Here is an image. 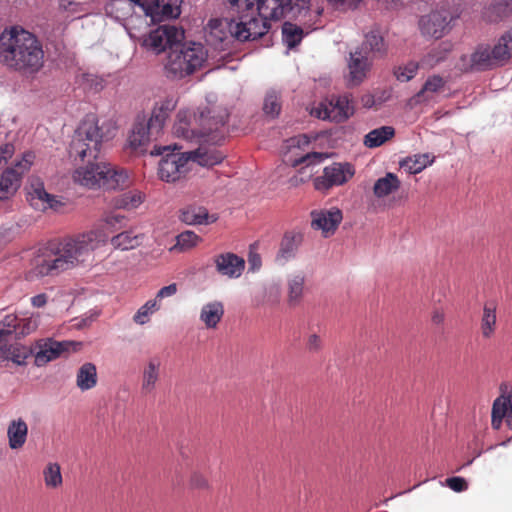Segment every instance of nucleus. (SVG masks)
I'll list each match as a JSON object with an SVG mask.
<instances>
[{
  "instance_id": "nucleus-52",
  "label": "nucleus",
  "mask_w": 512,
  "mask_h": 512,
  "mask_svg": "<svg viewBox=\"0 0 512 512\" xmlns=\"http://www.w3.org/2000/svg\"><path fill=\"white\" fill-rule=\"evenodd\" d=\"M189 486L192 489L197 490H208L210 488V484L206 476L200 472H193L190 475Z\"/></svg>"
},
{
  "instance_id": "nucleus-60",
  "label": "nucleus",
  "mask_w": 512,
  "mask_h": 512,
  "mask_svg": "<svg viewBox=\"0 0 512 512\" xmlns=\"http://www.w3.org/2000/svg\"><path fill=\"white\" fill-rule=\"evenodd\" d=\"M361 104L363 107L365 108H371L375 105V98L372 94H364L362 97H361Z\"/></svg>"
},
{
  "instance_id": "nucleus-59",
  "label": "nucleus",
  "mask_w": 512,
  "mask_h": 512,
  "mask_svg": "<svg viewBox=\"0 0 512 512\" xmlns=\"http://www.w3.org/2000/svg\"><path fill=\"white\" fill-rule=\"evenodd\" d=\"M31 303L34 307L40 308L46 305L47 295L44 293L38 294L31 298Z\"/></svg>"
},
{
  "instance_id": "nucleus-44",
  "label": "nucleus",
  "mask_w": 512,
  "mask_h": 512,
  "mask_svg": "<svg viewBox=\"0 0 512 512\" xmlns=\"http://www.w3.org/2000/svg\"><path fill=\"white\" fill-rule=\"evenodd\" d=\"M176 244L172 248L173 250H178L180 252L188 251L194 247H196L199 243L202 242V238L197 235L195 232L187 230L180 233L176 237Z\"/></svg>"
},
{
  "instance_id": "nucleus-30",
  "label": "nucleus",
  "mask_w": 512,
  "mask_h": 512,
  "mask_svg": "<svg viewBox=\"0 0 512 512\" xmlns=\"http://www.w3.org/2000/svg\"><path fill=\"white\" fill-rule=\"evenodd\" d=\"M21 185L19 176L10 169H6L0 179V202L12 197Z\"/></svg>"
},
{
  "instance_id": "nucleus-8",
  "label": "nucleus",
  "mask_w": 512,
  "mask_h": 512,
  "mask_svg": "<svg viewBox=\"0 0 512 512\" xmlns=\"http://www.w3.org/2000/svg\"><path fill=\"white\" fill-rule=\"evenodd\" d=\"M182 0H113L112 7L116 10H123L125 17L137 6L144 16L150 17L151 22H161L165 19L177 18L180 13Z\"/></svg>"
},
{
  "instance_id": "nucleus-26",
  "label": "nucleus",
  "mask_w": 512,
  "mask_h": 512,
  "mask_svg": "<svg viewBox=\"0 0 512 512\" xmlns=\"http://www.w3.org/2000/svg\"><path fill=\"white\" fill-rule=\"evenodd\" d=\"M160 362L157 359H151L144 366L142 371L141 392L144 395L151 394L156 389V384L160 377Z\"/></svg>"
},
{
  "instance_id": "nucleus-58",
  "label": "nucleus",
  "mask_w": 512,
  "mask_h": 512,
  "mask_svg": "<svg viewBox=\"0 0 512 512\" xmlns=\"http://www.w3.org/2000/svg\"><path fill=\"white\" fill-rule=\"evenodd\" d=\"M361 0H329L330 3L344 8H355Z\"/></svg>"
},
{
  "instance_id": "nucleus-17",
  "label": "nucleus",
  "mask_w": 512,
  "mask_h": 512,
  "mask_svg": "<svg viewBox=\"0 0 512 512\" xmlns=\"http://www.w3.org/2000/svg\"><path fill=\"white\" fill-rule=\"evenodd\" d=\"M177 106V99L173 96H167L155 103L150 118L146 124L155 134H159L163 129L167 119Z\"/></svg>"
},
{
  "instance_id": "nucleus-64",
  "label": "nucleus",
  "mask_w": 512,
  "mask_h": 512,
  "mask_svg": "<svg viewBox=\"0 0 512 512\" xmlns=\"http://www.w3.org/2000/svg\"><path fill=\"white\" fill-rule=\"evenodd\" d=\"M504 420L506 421V418H491V425L493 429H500L502 427Z\"/></svg>"
},
{
  "instance_id": "nucleus-16",
  "label": "nucleus",
  "mask_w": 512,
  "mask_h": 512,
  "mask_svg": "<svg viewBox=\"0 0 512 512\" xmlns=\"http://www.w3.org/2000/svg\"><path fill=\"white\" fill-rule=\"evenodd\" d=\"M450 23L447 12H432L420 19L419 26L424 36L433 37L435 39L442 38L448 31Z\"/></svg>"
},
{
  "instance_id": "nucleus-24",
  "label": "nucleus",
  "mask_w": 512,
  "mask_h": 512,
  "mask_svg": "<svg viewBox=\"0 0 512 512\" xmlns=\"http://www.w3.org/2000/svg\"><path fill=\"white\" fill-rule=\"evenodd\" d=\"M224 305L221 301H211L201 308L199 318L207 329H215L224 316Z\"/></svg>"
},
{
  "instance_id": "nucleus-15",
  "label": "nucleus",
  "mask_w": 512,
  "mask_h": 512,
  "mask_svg": "<svg viewBox=\"0 0 512 512\" xmlns=\"http://www.w3.org/2000/svg\"><path fill=\"white\" fill-rule=\"evenodd\" d=\"M354 105L351 96L348 94L333 98L323 112L319 111L317 116L322 119H331L335 122H343L354 114Z\"/></svg>"
},
{
  "instance_id": "nucleus-13",
  "label": "nucleus",
  "mask_w": 512,
  "mask_h": 512,
  "mask_svg": "<svg viewBox=\"0 0 512 512\" xmlns=\"http://www.w3.org/2000/svg\"><path fill=\"white\" fill-rule=\"evenodd\" d=\"M27 200L34 209L39 211L57 210L64 205L55 195L45 190L43 182L39 179L31 182L27 192Z\"/></svg>"
},
{
  "instance_id": "nucleus-19",
  "label": "nucleus",
  "mask_w": 512,
  "mask_h": 512,
  "mask_svg": "<svg viewBox=\"0 0 512 512\" xmlns=\"http://www.w3.org/2000/svg\"><path fill=\"white\" fill-rule=\"evenodd\" d=\"M214 263L217 272L229 278L240 277L245 269L244 259L231 252L217 255Z\"/></svg>"
},
{
  "instance_id": "nucleus-63",
  "label": "nucleus",
  "mask_w": 512,
  "mask_h": 512,
  "mask_svg": "<svg viewBox=\"0 0 512 512\" xmlns=\"http://www.w3.org/2000/svg\"><path fill=\"white\" fill-rule=\"evenodd\" d=\"M10 241L9 232L7 229L0 228V247Z\"/></svg>"
},
{
  "instance_id": "nucleus-5",
  "label": "nucleus",
  "mask_w": 512,
  "mask_h": 512,
  "mask_svg": "<svg viewBox=\"0 0 512 512\" xmlns=\"http://www.w3.org/2000/svg\"><path fill=\"white\" fill-rule=\"evenodd\" d=\"M228 120L226 110L205 109L195 114L193 119L187 111L177 113L174 134L187 140L219 143L224 138V127Z\"/></svg>"
},
{
  "instance_id": "nucleus-48",
  "label": "nucleus",
  "mask_w": 512,
  "mask_h": 512,
  "mask_svg": "<svg viewBox=\"0 0 512 512\" xmlns=\"http://www.w3.org/2000/svg\"><path fill=\"white\" fill-rule=\"evenodd\" d=\"M160 309V304L156 299L148 300L142 305L133 316V321L144 325L149 321L150 316Z\"/></svg>"
},
{
  "instance_id": "nucleus-23",
  "label": "nucleus",
  "mask_w": 512,
  "mask_h": 512,
  "mask_svg": "<svg viewBox=\"0 0 512 512\" xmlns=\"http://www.w3.org/2000/svg\"><path fill=\"white\" fill-rule=\"evenodd\" d=\"M187 153L190 162H196L203 167H212L220 164L225 158V154L215 147L200 146L196 150Z\"/></svg>"
},
{
  "instance_id": "nucleus-2",
  "label": "nucleus",
  "mask_w": 512,
  "mask_h": 512,
  "mask_svg": "<svg viewBox=\"0 0 512 512\" xmlns=\"http://www.w3.org/2000/svg\"><path fill=\"white\" fill-rule=\"evenodd\" d=\"M124 216L112 214L106 216L103 224L97 227L62 238L54 247L46 249L33 259L32 273L43 277L58 274L82 265L93 258L96 249L105 245L109 239V228L121 223Z\"/></svg>"
},
{
  "instance_id": "nucleus-14",
  "label": "nucleus",
  "mask_w": 512,
  "mask_h": 512,
  "mask_svg": "<svg viewBox=\"0 0 512 512\" xmlns=\"http://www.w3.org/2000/svg\"><path fill=\"white\" fill-rule=\"evenodd\" d=\"M311 226L321 230L325 237L333 234L343 219L342 211L338 208L322 209L311 212Z\"/></svg>"
},
{
  "instance_id": "nucleus-50",
  "label": "nucleus",
  "mask_w": 512,
  "mask_h": 512,
  "mask_svg": "<svg viewBox=\"0 0 512 512\" xmlns=\"http://www.w3.org/2000/svg\"><path fill=\"white\" fill-rule=\"evenodd\" d=\"M419 67H421L420 62H410L403 67H398L395 71V76L399 81H409L416 75Z\"/></svg>"
},
{
  "instance_id": "nucleus-7",
  "label": "nucleus",
  "mask_w": 512,
  "mask_h": 512,
  "mask_svg": "<svg viewBox=\"0 0 512 512\" xmlns=\"http://www.w3.org/2000/svg\"><path fill=\"white\" fill-rule=\"evenodd\" d=\"M152 156H161L158 163V176L162 181L175 183L185 178L190 171L187 152H180L176 145L154 146Z\"/></svg>"
},
{
  "instance_id": "nucleus-20",
  "label": "nucleus",
  "mask_w": 512,
  "mask_h": 512,
  "mask_svg": "<svg viewBox=\"0 0 512 512\" xmlns=\"http://www.w3.org/2000/svg\"><path fill=\"white\" fill-rule=\"evenodd\" d=\"M153 136H157V134L150 130V127L146 124L145 117L137 119L128 137L129 147L137 153H143L146 151V147Z\"/></svg>"
},
{
  "instance_id": "nucleus-4",
  "label": "nucleus",
  "mask_w": 512,
  "mask_h": 512,
  "mask_svg": "<svg viewBox=\"0 0 512 512\" xmlns=\"http://www.w3.org/2000/svg\"><path fill=\"white\" fill-rule=\"evenodd\" d=\"M256 17L248 23H231L230 35L239 41L261 38L271 28V20L286 16L304 19L310 12V0H258Z\"/></svg>"
},
{
  "instance_id": "nucleus-46",
  "label": "nucleus",
  "mask_w": 512,
  "mask_h": 512,
  "mask_svg": "<svg viewBox=\"0 0 512 512\" xmlns=\"http://www.w3.org/2000/svg\"><path fill=\"white\" fill-rule=\"evenodd\" d=\"M282 107L281 95L274 89L269 90L264 98L263 111L266 115L276 117L279 115Z\"/></svg>"
},
{
  "instance_id": "nucleus-39",
  "label": "nucleus",
  "mask_w": 512,
  "mask_h": 512,
  "mask_svg": "<svg viewBox=\"0 0 512 512\" xmlns=\"http://www.w3.org/2000/svg\"><path fill=\"white\" fill-rule=\"evenodd\" d=\"M97 383L96 366L92 363L83 364L77 373V386L81 390L93 388Z\"/></svg>"
},
{
  "instance_id": "nucleus-33",
  "label": "nucleus",
  "mask_w": 512,
  "mask_h": 512,
  "mask_svg": "<svg viewBox=\"0 0 512 512\" xmlns=\"http://www.w3.org/2000/svg\"><path fill=\"white\" fill-rule=\"evenodd\" d=\"M435 157L429 153L416 154L400 162L401 168L409 174H417L434 162Z\"/></svg>"
},
{
  "instance_id": "nucleus-9",
  "label": "nucleus",
  "mask_w": 512,
  "mask_h": 512,
  "mask_svg": "<svg viewBox=\"0 0 512 512\" xmlns=\"http://www.w3.org/2000/svg\"><path fill=\"white\" fill-rule=\"evenodd\" d=\"M512 57V28L503 34L491 49L488 45H479L470 56V68L477 71L488 70L503 64Z\"/></svg>"
},
{
  "instance_id": "nucleus-38",
  "label": "nucleus",
  "mask_w": 512,
  "mask_h": 512,
  "mask_svg": "<svg viewBox=\"0 0 512 512\" xmlns=\"http://www.w3.org/2000/svg\"><path fill=\"white\" fill-rule=\"evenodd\" d=\"M305 276L303 273L292 275L288 279V302L295 306L300 303L304 292Z\"/></svg>"
},
{
  "instance_id": "nucleus-31",
  "label": "nucleus",
  "mask_w": 512,
  "mask_h": 512,
  "mask_svg": "<svg viewBox=\"0 0 512 512\" xmlns=\"http://www.w3.org/2000/svg\"><path fill=\"white\" fill-rule=\"evenodd\" d=\"M496 323V304L494 302H486L483 307L480 326L483 338L490 339L494 335Z\"/></svg>"
},
{
  "instance_id": "nucleus-55",
  "label": "nucleus",
  "mask_w": 512,
  "mask_h": 512,
  "mask_svg": "<svg viewBox=\"0 0 512 512\" xmlns=\"http://www.w3.org/2000/svg\"><path fill=\"white\" fill-rule=\"evenodd\" d=\"M323 342L319 335L312 333L306 339V349L309 352L316 353L322 349Z\"/></svg>"
},
{
  "instance_id": "nucleus-51",
  "label": "nucleus",
  "mask_w": 512,
  "mask_h": 512,
  "mask_svg": "<svg viewBox=\"0 0 512 512\" xmlns=\"http://www.w3.org/2000/svg\"><path fill=\"white\" fill-rule=\"evenodd\" d=\"M161 29L165 30L166 36H167V44L169 46V51L171 48L179 45L177 42L180 41V39L183 37V32L180 31L175 26L165 25L160 26Z\"/></svg>"
},
{
  "instance_id": "nucleus-53",
  "label": "nucleus",
  "mask_w": 512,
  "mask_h": 512,
  "mask_svg": "<svg viewBox=\"0 0 512 512\" xmlns=\"http://www.w3.org/2000/svg\"><path fill=\"white\" fill-rule=\"evenodd\" d=\"M37 327L36 321L32 318H19L17 338L26 336L33 332Z\"/></svg>"
},
{
  "instance_id": "nucleus-56",
  "label": "nucleus",
  "mask_w": 512,
  "mask_h": 512,
  "mask_svg": "<svg viewBox=\"0 0 512 512\" xmlns=\"http://www.w3.org/2000/svg\"><path fill=\"white\" fill-rule=\"evenodd\" d=\"M177 290L178 288L176 283L164 286L157 292L155 299L158 301L167 297H171L177 293Z\"/></svg>"
},
{
  "instance_id": "nucleus-47",
  "label": "nucleus",
  "mask_w": 512,
  "mask_h": 512,
  "mask_svg": "<svg viewBox=\"0 0 512 512\" xmlns=\"http://www.w3.org/2000/svg\"><path fill=\"white\" fill-rule=\"evenodd\" d=\"M19 318L16 314H7L0 320V344L13 333L17 337Z\"/></svg>"
},
{
  "instance_id": "nucleus-3",
  "label": "nucleus",
  "mask_w": 512,
  "mask_h": 512,
  "mask_svg": "<svg viewBox=\"0 0 512 512\" xmlns=\"http://www.w3.org/2000/svg\"><path fill=\"white\" fill-rule=\"evenodd\" d=\"M0 59L9 69L35 75L44 66V51L33 33L12 27L0 34Z\"/></svg>"
},
{
  "instance_id": "nucleus-18",
  "label": "nucleus",
  "mask_w": 512,
  "mask_h": 512,
  "mask_svg": "<svg viewBox=\"0 0 512 512\" xmlns=\"http://www.w3.org/2000/svg\"><path fill=\"white\" fill-rule=\"evenodd\" d=\"M371 66V57L367 52L362 50H355L350 54V61L348 63L349 69V84L357 86L366 78Z\"/></svg>"
},
{
  "instance_id": "nucleus-54",
  "label": "nucleus",
  "mask_w": 512,
  "mask_h": 512,
  "mask_svg": "<svg viewBox=\"0 0 512 512\" xmlns=\"http://www.w3.org/2000/svg\"><path fill=\"white\" fill-rule=\"evenodd\" d=\"M445 482L446 485L455 492H463L468 489V483L462 477H449Z\"/></svg>"
},
{
  "instance_id": "nucleus-11",
  "label": "nucleus",
  "mask_w": 512,
  "mask_h": 512,
  "mask_svg": "<svg viewBox=\"0 0 512 512\" xmlns=\"http://www.w3.org/2000/svg\"><path fill=\"white\" fill-rule=\"evenodd\" d=\"M310 145V139L307 135H298L287 141V151L284 154V162L292 167L302 166L299 172L305 173V170L311 165L318 164L323 160V154L318 152L302 153Z\"/></svg>"
},
{
  "instance_id": "nucleus-57",
  "label": "nucleus",
  "mask_w": 512,
  "mask_h": 512,
  "mask_svg": "<svg viewBox=\"0 0 512 512\" xmlns=\"http://www.w3.org/2000/svg\"><path fill=\"white\" fill-rule=\"evenodd\" d=\"M445 320V312L442 309H434L431 314V321L434 325H442Z\"/></svg>"
},
{
  "instance_id": "nucleus-6",
  "label": "nucleus",
  "mask_w": 512,
  "mask_h": 512,
  "mask_svg": "<svg viewBox=\"0 0 512 512\" xmlns=\"http://www.w3.org/2000/svg\"><path fill=\"white\" fill-rule=\"evenodd\" d=\"M207 56V50L201 43L187 42L177 45L168 52L166 72L174 78H184L202 68Z\"/></svg>"
},
{
  "instance_id": "nucleus-41",
  "label": "nucleus",
  "mask_w": 512,
  "mask_h": 512,
  "mask_svg": "<svg viewBox=\"0 0 512 512\" xmlns=\"http://www.w3.org/2000/svg\"><path fill=\"white\" fill-rule=\"evenodd\" d=\"M300 242V234H295L291 232L285 233L280 244V249L277 258L286 261L292 256H294Z\"/></svg>"
},
{
  "instance_id": "nucleus-45",
  "label": "nucleus",
  "mask_w": 512,
  "mask_h": 512,
  "mask_svg": "<svg viewBox=\"0 0 512 512\" xmlns=\"http://www.w3.org/2000/svg\"><path fill=\"white\" fill-rule=\"evenodd\" d=\"M444 80L442 77L434 75L429 77L422 89L415 95L416 102L430 99L429 93H436L444 87Z\"/></svg>"
},
{
  "instance_id": "nucleus-61",
  "label": "nucleus",
  "mask_w": 512,
  "mask_h": 512,
  "mask_svg": "<svg viewBox=\"0 0 512 512\" xmlns=\"http://www.w3.org/2000/svg\"><path fill=\"white\" fill-rule=\"evenodd\" d=\"M14 147L11 144H4L0 147V154L4 156V161L10 158L13 154Z\"/></svg>"
},
{
  "instance_id": "nucleus-40",
  "label": "nucleus",
  "mask_w": 512,
  "mask_h": 512,
  "mask_svg": "<svg viewBox=\"0 0 512 512\" xmlns=\"http://www.w3.org/2000/svg\"><path fill=\"white\" fill-rule=\"evenodd\" d=\"M363 52L370 54H383L385 52V43L382 35L378 30H371L365 35V40L362 46L358 48Z\"/></svg>"
},
{
  "instance_id": "nucleus-12",
  "label": "nucleus",
  "mask_w": 512,
  "mask_h": 512,
  "mask_svg": "<svg viewBox=\"0 0 512 512\" xmlns=\"http://www.w3.org/2000/svg\"><path fill=\"white\" fill-rule=\"evenodd\" d=\"M355 174V169L350 163H332L323 170V175L314 179V187L319 191H326L333 186L345 184Z\"/></svg>"
},
{
  "instance_id": "nucleus-32",
  "label": "nucleus",
  "mask_w": 512,
  "mask_h": 512,
  "mask_svg": "<svg viewBox=\"0 0 512 512\" xmlns=\"http://www.w3.org/2000/svg\"><path fill=\"white\" fill-rule=\"evenodd\" d=\"M395 136V129L392 126H381L371 130L364 137L363 143L368 148H376Z\"/></svg>"
},
{
  "instance_id": "nucleus-42",
  "label": "nucleus",
  "mask_w": 512,
  "mask_h": 512,
  "mask_svg": "<svg viewBox=\"0 0 512 512\" xmlns=\"http://www.w3.org/2000/svg\"><path fill=\"white\" fill-rule=\"evenodd\" d=\"M304 36L303 29L296 24L285 22L282 26V40L289 48L293 49L300 44Z\"/></svg>"
},
{
  "instance_id": "nucleus-35",
  "label": "nucleus",
  "mask_w": 512,
  "mask_h": 512,
  "mask_svg": "<svg viewBox=\"0 0 512 512\" xmlns=\"http://www.w3.org/2000/svg\"><path fill=\"white\" fill-rule=\"evenodd\" d=\"M452 44L449 42H442L436 48L428 52L420 61L422 68L430 69L435 65L445 60L447 54L451 51Z\"/></svg>"
},
{
  "instance_id": "nucleus-49",
  "label": "nucleus",
  "mask_w": 512,
  "mask_h": 512,
  "mask_svg": "<svg viewBox=\"0 0 512 512\" xmlns=\"http://www.w3.org/2000/svg\"><path fill=\"white\" fill-rule=\"evenodd\" d=\"M34 160L35 154L31 151H27L23 153L21 160L16 162V164L9 169L13 170L22 180L24 174H26L30 170Z\"/></svg>"
},
{
  "instance_id": "nucleus-21",
  "label": "nucleus",
  "mask_w": 512,
  "mask_h": 512,
  "mask_svg": "<svg viewBox=\"0 0 512 512\" xmlns=\"http://www.w3.org/2000/svg\"><path fill=\"white\" fill-rule=\"evenodd\" d=\"M79 343H74L70 341L63 342H50L45 344L40 351L35 355V364L37 366H43L46 363L56 359L64 352L76 351Z\"/></svg>"
},
{
  "instance_id": "nucleus-10",
  "label": "nucleus",
  "mask_w": 512,
  "mask_h": 512,
  "mask_svg": "<svg viewBox=\"0 0 512 512\" xmlns=\"http://www.w3.org/2000/svg\"><path fill=\"white\" fill-rule=\"evenodd\" d=\"M224 2L230 12L237 15V23H248L250 19L256 17L258 0H224ZM231 23H236V21L211 19L207 24V29L210 35L220 41H224L227 38V32L225 30L228 29V33L230 34L229 25Z\"/></svg>"
},
{
  "instance_id": "nucleus-1",
  "label": "nucleus",
  "mask_w": 512,
  "mask_h": 512,
  "mask_svg": "<svg viewBox=\"0 0 512 512\" xmlns=\"http://www.w3.org/2000/svg\"><path fill=\"white\" fill-rule=\"evenodd\" d=\"M116 126L112 121L99 123L94 114H88L81 121L75 131L70 144V155L86 166L75 170L73 178L82 186L88 188L118 189L129 185V176L126 170L96 160L102 143L112 139L116 133Z\"/></svg>"
},
{
  "instance_id": "nucleus-62",
  "label": "nucleus",
  "mask_w": 512,
  "mask_h": 512,
  "mask_svg": "<svg viewBox=\"0 0 512 512\" xmlns=\"http://www.w3.org/2000/svg\"><path fill=\"white\" fill-rule=\"evenodd\" d=\"M249 263H250V265H251L253 270L258 269L260 267V265H261V259H260L259 255H257V254L252 255L251 254L250 257H249Z\"/></svg>"
},
{
  "instance_id": "nucleus-27",
  "label": "nucleus",
  "mask_w": 512,
  "mask_h": 512,
  "mask_svg": "<svg viewBox=\"0 0 512 512\" xmlns=\"http://www.w3.org/2000/svg\"><path fill=\"white\" fill-rule=\"evenodd\" d=\"M401 187V181L394 173L388 172L385 176L378 178L373 186V194L376 198L387 197Z\"/></svg>"
},
{
  "instance_id": "nucleus-22",
  "label": "nucleus",
  "mask_w": 512,
  "mask_h": 512,
  "mask_svg": "<svg viewBox=\"0 0 512 512\" xmlns=\"http://www.w3.org/2000/svg\"><path fill=\"white\" fill-rule=\"evenodd\" d=\"M179 218L187 225H208L218 220L217 215L209 214L202 206H188L182 209Z\"/></svg>"
},
{
  "instance_id": "nucleus-25",
  "label": "nucleus",
  "mask_w": 512,
  "mask_h": 512,
  "mask_svg": "<svg viewBox=\"0 0 512 512\" xmlns=\"http://www.w3.org/2000/svg\"><path fill=\"white\" fill-rule=\"evenodd\" d=\"M499 396L492 405L491 416H512V386L508 383H501Z\"/></svg>"
},
{
  "instance_id": "nucleus-29",
  "label": "nucleus",
  "mask_w": 512,
  "mask_h": 512,
  "mask_svg": "<svg viewBox=\"0 0 512 512\" xmlns=\"http://www.w3.org/2000/svg\"><path fill=\"white\" fill-rule=\"evenodd\" d=\"M28 434V426L21 418L13 420L7 430L9 447L11 449H20L26 442Z\"/></svg>"
},
{
  "instance_id": "nucleus-37",
  "label": "nucleus",
  "mask_w": 512,
  "mask_h": 512,
  "mask_svg": "<svg viewBox=\"0 0 512 512\" xmlns=\"http://www.w3.org/2000/svg\"><path fill=\"white\" fill-rule=\"evenodd\" d=\"M142 45L156 53H160L167 48L169 49L165 30L158 27L157 29L150 31V33L144 37Z\"/></svg>"
},
{
  "instance_id": "nucleus-34",
  "label": "nucleus",
  "mask_w": 512,
  "mask_h": 512,
  "mask_svg": "<svg viewBox=\"0 0 512 512\" xmlns=\"http://www.w3.org/2000/svg\"><path fill=\"white\" fill-rule=\"evenodd\" d=\"M145 199V195L138 190H130L117 196L113 205L117 209L132 210L139 207Z\"/></svg>"
},
{
  "instance_id": "nucleus-28",
  "label": "nucleus",
  "mask_w": 512,
  "mask_h": 512,
  "mask_svg": "<svg viewBox=\"0 0 512 512\" xmlns=\"http://www.w3.org/2000/svg\"><path fill=\"white\" fill-rule=\"evenodd\" d=\"M31 350L19 344L3 345L0 347V361H11L16 365H25Z\"/></svg>"
},
{
  "instance_id": "nucleus-43",
  "label": "nucleus",
  "mask_w": 512,
  "mask_h": 512,
  "mask_svg": "<svg viewBox=\"0 0 512 512\" xmlns=\"http://www.w3.org/2000/svg\"><path fill=\"white\" fill-rule=\"evenodd\" d=\"M44 483L47 488L56 489L63 483L61 468L58 463H48L43 470Z\"/></svg>"
},
{
  "instance_id": "nucleus-36",
  "label": "nucleus",
  "mask_w": 512,
  "mask_h": 512,
  "mask_svg": "<svg viewBox=\"0 0 512 512\" xmlns=\"http://www.w3.org/2000/svg\"><path fill=\"white\" fill-rule=\"evenodd\" d=\"M142 235L133 231H124L111 238V244L115 249L131 250L138 247L142 242Z\"/></svg>"
}]
</instances>
